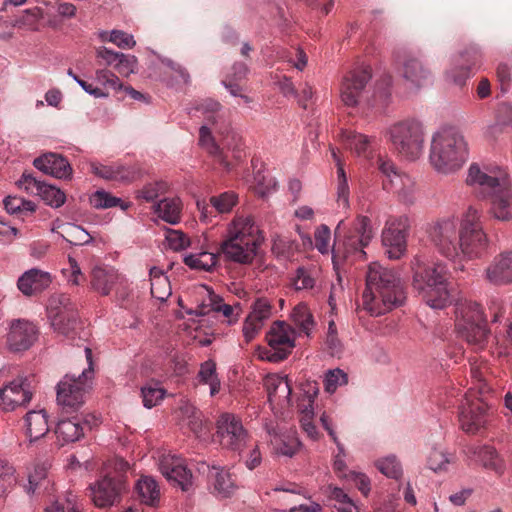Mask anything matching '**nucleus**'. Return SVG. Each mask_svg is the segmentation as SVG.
<instances>
[{"instance_id":"423d86ee","label":"nucleus","mask_w":512,"mask_h":512,"mask_svg":"<svg viewBox=\"0 0 512 512\" xmlns=\"http://www.w3.org/2000/svg\"><path fill=\"white\" fill-rule=\"evenodd\" d=\"M467 159V143L458 129L443 127L432 135L429 160L436 171L452 174L461 169Z\"/></svg>"},{"instance_id":"dca6fc26","label":"nucleus","mask_w":512,"mask_h":512,"mask_svg":"<svg viewBox=\"0 0 512 512\" xmlns=\"http://www.w3.org/2000/svg\"><path fill=\"white\" fill-rule=\"evenodd\" d=\"M296 332L292 326L283 321H276L266 334L270 350L266 359L273 363L285 360L295 347Z\"/></svg>"},{"instance_id":"a19ab883","label":"nucleus","mask_w":512,"mask_h":512,"mask_svg":"<svg viewBox=\"0 0 512 512\" xmlns=\"http://www.w3.org/2000/svg\"><path fill=\"white\" fill-rule=\"evenodd\" d=\"M136 492L140 500L150 506H155L160 497L157 483L151 477H142L136 484Z\"/></svg>"},{"instance_id":"4be33fe9","label":"nucleus","mask_w":512,"mask_h":512,"mask_svg":"<svg viewBox=\"0 0 512 512\" xmlns=\"http://www.w3.org/2000/svg\"><path fill=\"white\" fill-rule=\"evenodd\" d=\"M159 470L162 475L173 485L178 486L184 492H189L193 487V476L187 469L184 459L176 455H164L159 462Z\"/></svg>"},{"instance_id":"0e129e2a","label":"nucleus","mask_w":512,"mask_h":512,"mask_svg":"<svg viewBox=\"0 0 512 512\" xmlns=\"http://www.w3.org/2000/svg\"><path fill=\"white\" fill-rule=\"evenodd\" d=\"M244 460L245 466L253 470L261 464L262 455L259 450L258 444L251 437V442L246 446L242 456H239Z\"/></svg>"},{"instance_id":"c756f323","label":"nucleus","mask_w":512,"mask_h":512,"mask_svg":"<svg viewBox=\"0 0 512 512\" xmlns=\"http://www.w3.org/2000/svg\"><path fill=\"white\" fill-rule=\"evenodd\" d=\"M51 282L52 276L50 273L33 268L26 271L18 279L17 286L24 295L32 296L48 288Z\"/></svg>"},{"instance_id":"c03bdc74","label":"nucleus","mask_w":512,"mask_h":512,"mask_svg":"<svg viewBox=\"0 0 512 512\" xmlns=\"http://www.w3.org/2000/svg\"><path fill=\"white\" fill-rule=\"evenodd\" d=\"M291 317L299 332L310 336L315 322L309 308L305 304H298L293 309Z\"/></svg>"},{"instance_id":"f03ea898","label":"nucleus","mask_w":512,"mask_h":512,"mask_svg":"<svg viewBox=\"0 0 512 512\" xmlns=\"http://www.w3.org/2000/svg\"><path fill=\"white\" fill-rule=\"evenodd\" d=\"M466 184L480 199L490 200V214L501 222L512 220V183L505 168L473 163L468 169Z\"/></svg>"},{"instance_id":"aec40b11","label":"nucleus","mask_w":512,"mask_h":512,"mask_svg":"<svg viewBox=\"0 0 512 512\" xmlns=\"http://www.w3.org/2000/svg\"><path fill=\"white\" fill-rule=\"evenodd\" d=\"M272 314L273 305L270 299L258 297L253 301L251 311L245 318L242 326V333L246 343L255 339Z\"/></svg>"},{"instance_id":"412c9836","label":"nucleus","mask_w":512,"mask_h":512,"mask_svg":"<svg viewBox=\"0 0 512 512\" xmlns=\"http://www.w3.org/2000/svg\"><path fill=\"white\" fill-rule=\"evenodd\" d=\"M371 79V68L364 66L359 69L349 71L342 80L340 87V97L342 102L349 107L356 106L361 95Z\"/></svg>"},{"instance_id":"37998d69","label":"nucleus","mask_w":512,"mask_h":512,"mask_svg":"<svg viewBox=\"0 0 512 512\" xmlns=\"http://www.w3.org/2000/svg\"><path fill=\"white\" fill-rule=\"evenodd\" d=\"M219 254L202 251L189 254L184 257V263L192 268L204 271H211L218 263Z\"/></svg>"},{"instance_id":"72a5a7b5","label":"nucleus","mask_w":512,"mask_h":512,"mask_svg":"<svg viewBox=\"0 0 512 512\" xmlns=\"http://www.w3.org/2000/svg\"><path fill=\"white\" fill-rule=\"evenodd\" d=\"M26 434L30 441H36L49 431L48 417L45 410L29 411L25 418Z\"/></svg>"},{"instance_id":"6ab92c4d","label":"nucleus","mask_w":512,"mask_h":512,"mask_svg":"<svg viewBox=\"0 0 512 512\" xmlns=\"http://www.w3.org/2000/svg\"><path fill=\"white\" fill-rule=\"evenodd\" d=\"M34 382V377H19L0 388V409L12 411L29 403L33 395Z\"/></svg>"},{"instance_id":"ddd939ff","label":"nucleus","mask_w":512,"mask_h":512,"mask_svg":"<svg viewBox=\"0 0 512 512\" xmlns=\"http://www.w3.org/2000/svg\"><path fill=\"white\" fill-rule=\"evenodd\" d=\"M251 437L238 416L223 413L217 418L213 438L223 449L242 456L246 446L251 442Z\"/></svg>"},{"instance_id":"f8f14e48","label":"nucleus","mask_w":512,"mask_h":512,"mask_svg":"<svg viewBox=\"0 0 512 512\" xmlns=\"http://www.w3.org/2000/svg\"><path fill=\"white\" fill-rule=\"evenodd\" d=\"M199 143L227 170L233 167V162H240L245 157L242 138L234 132L227 133L220 144H217L205 124L199 130Z\"/></svg>"},{"instance_id":"e2e57ef3","label":"nucleus","mask_w":512,"mask_h":512,"mask_svg":"<svg viewBox=\"0 0 512 512\" xmlns=\"http://www.w3.org/2000/svg\"><path fill=\"white\" fill-rule=\"evenodd\" d=\"M378 470L387 477L398 479L402 475V468L395 456H388L376 462Z\"/></svg>"},{"instance_id":"7c9ffc66","label":"nucleus","mask_w":512,"mask_h":512,"mask_svg":"<svg viewBox=\"0 0 512 512\" xmlns=\"http://www.w3.org/2000/svg\"><path fill=\"white\" fill-rule=\"evenodd\" d=\"M275 493H283L282 496H279V500H284L289 504H294L289 510H285V512H320L321 506L316 502H310L309 504H299L296 505L295 501H292L291 498L294 495H303L304 498H307L306 491L298 486L295 483H283L279 486L273 488Z\"/></svg>"},{"instance_id":"f3484780","label":"nucleus","mask_w":512,"mask_h":512,"mask_svg":"<svg viewBox=\"0 0 512 512\" xmlns=\"http://www.w3.org/2000/svg\"><path fill=\"white\" fill-rule=\"evenodd\" d=\"M490 419L489 406L481 398H466L460 407L459 422L461 428L469 434L479 433Z\"/></svg>"},{"instance_id":"49530a36","label":"nucleus","mask_w":512,"mask_h":512,"mask_svg":"<svg viewBox=\"0 0 512 512\" xmlns=\"http://www.w3.org/2000/svg\"><path fill=\"white\" fill-rule=\"evenodd\" d=\"M49 465L46 462L38 463L35 465L33 472L29 473L28 476V493H35L37 490H40L42 487L47 488L49 484L48 476Z\"/></svg>"},{"instance_id":"680f3d73","label":"nucleus","mask_w":512,"mask_h":512,"mask_svg":"<svg viewBox=\"0 0 512 512\" xmlns=\"http://www.w3.org/2000/svg\"><path fill=\"white\" fill-rule=\"evenodd\" d=\"M325 349L331 356H340L343 351V345L338 338L337 328L334 321L328 324V331L325 339Z\"/></svg>"},{"instance_id":"de8ad7c7","label":"nucleus","mask_w":512,"mask_h":512,"mask_svg":"<svg viewBox=\"0 0 512 512\" xmlns=\"http://www.w3.org/2000/svg\"><path fill=\"white\" fill-rule=\"evenodd\" d=\"M480 460L483 466L501 475L504 473L505 465L503 459L499 456L495 448L484 446L479 452Z\"/></svg>"},{"instance_id":"2f4dec72","label":"nucleus","mask_w":512,"mask_h":512,"mask_svg":"<svg viewBox=\"0 0 512 512\" xmlns=\"http://www.w3.org/2000/svg\"><path fill=\"white\" fill-rule=\"evenodd\" d=\"M270 444L278 455L292 457L300 448V441L295 432H278L274 428L268 430Z\"/></svg>"},{"instance_id":"4c0bfd02","label":"nucleus","mask_w":512,"mask_h":512,"mask_svg":"<svg viewBox=\"0 0 512 512\" xmlns=\"http://www.w3.org/2000/svg\"><path fill=\"white\" fill-rule=\"evenodd\" d=\"M209 477L213 479L214 492L220 497H229L236 490V484L232 475L224 469L219 470L213 467V472Z\"/></svg>"},{"instance_id":"39448f33","label":"nucleus","mask_w":512,"mask_h":512,"mask_svg":"<svg viewBox=\"0 0 512 512\" xmlns=\"http://www.w3.org/2000/svg\"><path fill=\"white\" fill-rule=\"evenodd\" d=\"M373 236L371 221L366 216H358L349 228L344 221H340L335 229V243L332 248L334 267L365 260L364 248L369 245Z\"/></svg>"},{"instance_id":"4468645a","label":"nucleus","mask_w":512,"mask_h":512,"mask_svg":"<svg viewBox=\"0 0 512 512\" xmlns=\"http://www.w3.org/2000/svg\"><path fill=\"white\" fill-rule=\"evenodd\" d=\"M379 170L383 173V188L394 193L398 200L405 205L416 201L417 184L409 174L399 171L390 160L379 159Z\"/></svg>"},{"instance_id":"79ce46f5","label":"nucleus","mask_w":512,"mask_h":512,"mask_svg":"<svg viewBox=\"0 0 512 512\" xmlns=\"http://www.w3.org/2000/svg\"><path fill=\"white\" fill-rule=\"evenodd\" d=\"M331 154L337 166V202L339 206L345 208L349 204V186L344 171V165L335 149H331Z\"/></svg>"},{"instance_id":"a878e982","label":"nucleus","mask_w":512,"mask_h":512,"mask_svg":"<svg viewBox=\"0 0 512 512\" xmlns=\"http://www.w3.org/2000/svg\"><path fill=\"white\" fill-rule=\"evenodd\" d=\"M36 337L37 329L31 322L13 320L7 334V345L12 351H24L32 346Z\"/></svg>"},{"instance_id":"3c124183","label":"nucleus","mask_w":512,"mask_h":512,"mask_svg":"<svg viewBox=\"0 0 512 512\" xmlns=\"http://www.w3.org/2000/svg\"><path fill=\"white\" fill-rule=\"evenodd\" d=\"M510 125H512V106L503 103L497 109L495 123L488 128V134L495 138L504 127Z\"/></svg>"},{"instance_id":"864d4df0","label":"nucleus","mask_w":512,"mask_h":512,"mask_svg":"<svg viewBox=\"0 0 512 512\" xmlns=\"http://www.w3.org/2000/svg\"><path fill=\"white\" fill-rule=\"evenodd\" d=\"M90 202L96 209H107L120 206L122 210H126L129 207L128 203L122 202L120 198H117L104 190L96 191L91 196Z\"/></svg>"},{"instance_id":"603ef678","label":"nucleus","mask_w":512,"mask_h":512,"mask_svg":"<svg viewBox=\"0 0 512 512\" xmlns=\"http://www.w3.org/2000/svg\"><path fill=\"white\" fill-rule=\"evenodd\" d=\"M61 236L72 245H86L92 237L82 227L75 224H66L62 227Z\"/></svg>"},{"instance_id":"6e6d98bb","label":"nucleus","mask_w":512,"mask_h":512,"mask_svg":"<svg viewBox=\"0 0 512 512\" xmlns=\"http://www.w3.org/2000/svg\"><path fill=\"white\" fill-rule=\"evenodd\" d=\"M45 512H82V510L76 496L72 493H67L64 497L58 498L51 505L47 506Z\"/></svg>"},{"instance_id":"9b49d317","label":"nucleus","mask_w":512,"mask_h":512,"mask_svg":"<svg viewBox=\"0 0 512 512\" xmlns=\"http://www.w3.org/2000/svg\"><path fill=\"white\" fill-rule=\"evenodd\" d=\"M386 136L402 158L414 161L422 154L424 129L418 120L405 119L396 122L387 129Z\"/></svg>"},{"instance_id":"f704fd0d","label":"nucleus","mask_w":512,"mask_h":512,"mask_svg":"<svg viewBox=\"0 0 512 512\" xmlns=\"http://www.w3.org/2000/svg\"><path fill=\"white\" fill-rule=\"evenodd\" d=\"M90 171L97 177L105 180L131 181L132 173L120 164L104 165L99 162H90Z\"/></svg>"},{"instance_id":"7ed1b4c3","label":"nucleus","mask_w":512,"mask_h":512,"mask_svg":"<svg viewBox=\"0 0 512 512\" xmlns=\"http://www.w3.org/2000/svg\"><path fill=\"white\" fill-rule=\"evenodd\" d=\"M405 299L404 288L398 274L379 263H371L359 307L371 316H379L402 305Z\"/></svg>"},{"instance_id":"20e7f679","label":"nucleus","mask_w":512,"mask_h":512,"mask_svg":"<svg viewBox=\"0 0 512 512\" xmlns=\"http://www.w3.org/2000/svg\"><path fill=\"white\" fill-rule=\"evenodd\" d=\"M264 240L263 231L252 215L236 214L227 224L219 251L227 261L248 265L258 255Z\"/></svg>"},{"instance_id":"ea45409f","label":"nucleus","mask_w":512,"mask_h":512,"mask_svg":"<svg viewBox=\"0 0 512 512\" xmlns=\"http://www.w3.org/2000/svg\"><path fill=\"white\" fill-rule=\"evenodd\" d=\"M319 392L317 383L306 382L300 386V395L297 398L299 417L304 414L314 415L313 403Z\"/></svg>"},{"instance_id":"a18cd8bd","label":"nucleus","mask_w":512,"mask_h":512,"mask_svg":"<svg viewBox=\"0 0 512 512\" xmlns=\"http://www.w3.org/2000/svg\"><path fill=\"white\" fill-rule=\"evenodd\" d=\"M341 137L346 148L357 155H366L370 146V139L366 135L346 130L342 132Z\"/></svg>"},{"instance_id":"052dcab7","label":"nucleus","mask_w":512,"mask_h":512,"mask_svg":"<svg viewBox=\"0 0 512 512\" xmlns=\"http://www.w3.org/2000/svg\"><path fill=\"white\" fill-rule=\"evenodd\" d=\"M4 207L9 214H22L33 212L35 205L31 201H26L21 197L8 196L4 199Z\"/></svg>"},{"instance_id":"4d7b16f0","label":"nucleus","mask_w":512,"mask_h":512,"mask_svg":"<svg viewBox=\"0 0 512 512\" xmlns=\"http://www.w3.org/2000/svg\"><path fill=\"white\" fill-rule=\"evenodd\" d=\"M36 195H39L46 204L55 208L65 203V194L60 189L45 182L40 186Z\"/></svg>"},{"instance_id":"e433bc0d","label":"nucleus","mask_w":512,"mask_h":512,"mask_svg":"<svg viewBox=\"0 0 512 512\" xmlns=\"http://www.w3.org/2000/svg\"><path fill=\"white\" fill-rule=\"evenodd\" d=\"M208 306H210L211 311L222 313L229 324L236 323L242 312V307L239 302H235L234 304H227L224 302L222 297L213 292L209 293Z\"/></svg>"},{"instance_id":"8fccbe9b","label":"nucleus","mask_w":512,"mask_h":512,"mask_svg":"<svg viewBox=\"0 0 512 512\" xmlns=\"http://www.w3.org/2000/svg\"><path fill=\"white\" fill-rule=\"evenodd\" d=\"M196 110L202 113L207 124L217 125L223 119L222 106L215 100H203Z\"/></svg>"},{"instance_id":"1a4fd4ad","label":"nucleus","mask_w":512,"mask_h":512,"mask_svg":"<svg viewBox=\"0 0 512 512\" xmlns=\"http://www.w3.org/2000/svg\"><path fill=\"white\" fill-rule=\"evenodd\" d=\"M89 368L83 370L78 376L66 374L57 384V403L61 408L62 415L73 414L85 403V396L91 389L92 370V351L85 348Z\"/></svg>"},{"instance_id":"338daca9","label":"nucleus","mask_w":512,"mask_h":512,"mask_svg":"<svg viewBox=\"0 0 512 512\" xmlns=\"http://www.w3.org/2000/svg\"><path fill=\"white\" fill-rule=\"evenodd\" d=\"M107 33H103L101 38L103 41H110L117 45L121 49H130L135 46L136 42L131 34H128L121 30H113L110 33L109 38L106 37Z\"/></svg>"},{"instance_id":"0eeeda50","label":"nucleus","mask_w":512,"mask_h":512,"mask_svg":"<svg viewBox=\"0 0 512 512\" xmlns=\"http://www.w3.org/2000/svg\"><path fill=\"white\" fill-rule=\"evenodd\" d=\"M412 287L433 309H443L452 302L448 270L442 263L433 266L418 264L414 268Z\"/></svg>"},{"instance_id":"5701e85b","label":"nucleus","mask_w":512,"mask_h":512,"mask_svg":"<svg viewBox=\"0 0 512 512\" xmlns=\"http://www.w3.org/2000/svg\"><path fill=\"white\" fill-rule=\"evenodd\" d=\"M91 286L104 296L115 288L116 294L125 298L127 280L113 268L95 267L91 272Z\"/></svg>"},{"instance_id":"f257e3e1","label":"nucleus","mask_w":512,"mask_h":512,"mask_svg":"<svg viewBox=\"0 0 512 512\" xmlns=\"http://www.w3.org/2000/svg\"><path fill=\"white\" fill-rule=\"evenodd\" d=\"M429 236L439 253L452 261L481 258L489 247L481 211L473 206L463 214L460 228L455 220L444 219L431 226Z\"/></svg>"},{"instance_id":"13d9d810","label":"nucleus","mask_w":512,"mask_h":512,"mask_svg":"<svg viewBox=\"0 0 512 512\" xmlns=\"http://www.w3.org/2000/svg\"><path fill=\"white\" fill-rule=\"evenodd\" d=\"M210 206L218 213H229L238 203V196L232 192H223L220 195L212 196L209 200Z\"/></svg>"},{"instance_id":"9d476101","label":"nucleus","mask_w":512,"mask_h":512,"mask_svg":"<svg viewBox=\"0 0 512 512\" xmlns=\"http://www.w3.org/2000/svg\"><path fill=\"white\" fill-rule=\"evenodd\" d=\"M456 327L469 344L482 348L487 342L489 330L481 305L472 300L456 303Z\"/></svg>"},{"instance_id":"09e8293b","label":"nucleus","mask_w":512,"mask_h":512,"mask_svg":"<svg viewBox=\"0 0 512 512\" xmlns=\"http://www.w3.org/2000/svg\"><path fill=\"white\" fill-rule=\"evenodd\" d=\"M165 394L166 391L163 387L160 386L159 382H148L141 389L143 405L146 408H152L158 405L163 400Z\"/></svg>"},{"instance_id":"bb28decb","label":"nucleus","mask_w":512,"mask_h":512,"mask_svg":"<svg viewBox=\"0 0 512 512\" xmlns=\"http://www.w3.org/2000/svg\"><path fill=\"white\" fill-rule=\"evenodd\" d=\"M481 58V53L477 48H470L461 53L453 63V66L447 70L446 78L452 83L462 86L470 75V70L477 66Z\"/></svg>"},{"instance_id":"393cba45","label":"nucleus","mask_w":512,"mask_h":512,"mask_svg":"<svg viewBox=\"0 0 512 512\" xmlns=\"http://www.w3.org/2000/svg\"><path fill=\"white\" fill-rule=\"evenodd\" d=\"M91 420L95 421L94 417H81L79 415L65 418L62 416L56 426L55 434L62 445L72 443L80 440L87 430L92 427Z\"/></svg>"},{"instance_id":"b1692460","label":"nucleus","mask_w":512,"mask_h":512,"mask_svg":"<svg viewBox=\"0 0 512 512\" xmlns=\"http://www.w3.org/2000/svg\"><path fill=\"white\" fill-rule=\"evenodd\" d=\"M483 277L494 286L512 284V250L496 255L485 268Z\"/></svg>"},{"instance_id":"c85d7f7f","label":"nucleus","mask_w":512,"mask_h":512,"mask_svg":"<svg viewBox=\"0 0 512 512\" xmlns=\"http://www.w3.org/2000/svg\"><path fill=\"white\" fill-rule=\"evenodd\" d=\"M38 170L55 178H68L72 174L69 162L59 154L46 153L33 161Z\"/></svg>"},{"instance_id":"6e6552de","label":"nucleus","mask_w":512,"mask_h":512,"mask_svg":"<svg viewBox=\"0 0 512 512\" xmlns=\"http://www.w3.org/2000/svg\"><path fill=\"white\" fill-rule=\"evenodd\" d=\"M129 463L122 458L110 460L104 475L91 486L92 500L98 507L119 504L128 493Z\"/></svg>"},{"instance_id":"774afa93","label":"nucleus","mask_w":512,"mask_h":512,"mask_svg":"<svg viewBox=\"0 0 512 512\" xmlns=\"http://www.w3.org/2000/svg\"><path fill=\"white\" fill-rule=\"evenodd\" d=\"M15 472L13 465L0 456V492H4L16 481Z\"/></svg>"},{"instance_id":"a211bd4d","label":"nucleus","mask_w":512,"mask_h":512,"mask_svg":"<svg viewBox=\"0 0 512 512\" xmlns=\"http://www.w3.org/2000/svg\"><path fill=\"white\" fill-rule=\"evenodd\" d=\"M59 306L49 307L51 325L55 331L67 337L74 338L80 326L77 311L70 305V299L66 295L57 298Z\"/></svg>"},{"instance_id":"cd10ccee","label":"nucleus","mask_w":512,"mask_h":512,"mask_svg":"<svg viewBox=\"0 0 512 512\" xmlns=\"http://www.w3.org/2000/svg\"><path fill=\"white\" fill-rule=\"evenodd\" d=\"M271 404L281 408L291 406L292 386L287 376L272 375L265 382Z\"/></svg>"},{"instance_id":"bf43d9fd","label":"nucleus","mask_w":512,"mask_h":512,"mask_svg":"<svg viewBox=\"0 0 512 512\" xmlns=\"http://www.w3.org/2000/svg\"><path fill=\"white\" fill-rule=\"evenodd\" d=\"M43 18V11L39 7H34L31 9H27L24 11V14L18 18L14 26L17 27H26L30 30L37 31L38 30V22Z\"/></svg>"},{"instance_id":"58836bf2","label":"nucleus","mask_w":512,"mask_h":512,"mask_svg":"<svg viewBox=\"0 0 512 512\" xmlns=\"http://www.w3.org/2000/svg\"><path fill=\"white\" fill-rule=\"evenodd\" d=\"M403 75L412 84L421 86L428 80L430 71L419 59L408 58L403 65Z\"/></svg>"},{"instance_id":"2eb2a0df","label":"nucleus","mask_w":512,"mask_h":512,"mask_svg":"<svg viewBox=\"0 0 512 512\" xmlns=\"http://www.w3.org/2000/svg\"><path fill=\"white\" fill-rule=\"evenodd\" d=\"M410 220L407 215L389 216L382 231V243L390 259H400L407 249Z\"/></svg>"},{"instance_id":"5fc2aeb1","label":"nucleus","mask_w":512,"mask_h":512,"mask_svg":"<svg viewBox=\"0 0 512 512\" xmlns=\"http://www.w3.org/2000/svg\"><path fill=\"white\" fill-rule=\"evenodd\" d=\"M454 459L453 454H446L442 450L434 448L427 458V466L434 472H445L448 470V465L452 463Z\"/></svg>"},{"instance_id":"69168bd1","label":"nucleus","mask_w":512,"mask_h":512,"mask_svg":"<svg viewBox=\"0 0 512 512\" xmlns=\"http://www.w3.org/2000/svg\"><path fill=\"white\" fill-rule=\"evenodd\" d=\"M167 189L168 185L163 181L148 183L137 192V197L147 202H151L155 200L159 195L165 193Z\"/></svg>"},{"instance_id":"c9c22d12","label":"nucleus","mask_w":512,"mask_h":512,"mask_svg":"<svg viewBox=\"0 0 512 512\" xmlns=\"http://www.w3.org/2000/svg\"><path fill=\"white\" fill-rule=\"evenodd\" d=\"M182 202L178 197L164 198L155 205V213L169 224H177L181 219Z\"/></svg>"},{"instance_id":"473e14b6","label":"nucleus","mask_w":512,"mask_h":512,"mask_svg":"<svg viewBox=\"0 0 512 512\" xmlns=\"http://www.w3.org/2000/svg\"><path fill=\"white\" fill-rule=\"evenodd\" d=\"M319 277L320 268L316 265L299 266L291 278V285L296 291H312Z\"/></svg>"}]
</instances>
